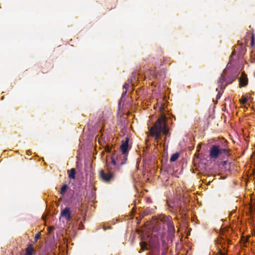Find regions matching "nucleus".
<instances>
[{
    "label": "nucleus",
    "mask_w": 255,
    "mask_h": 255,
    "mask_svg": "<svg viewBox=\"0 0 255 255\" xmlns=\"http://www.w3.org/2000/svg\"><path fill=\"white\" fill-rule=\"evenodd\" d=\"M69 177L70 178L74 179H75L76 170L74 168H72L70 170H68Z\"/></svg>",
    "instance_id": "f8f14e48"
},
{
    "label": "nucleus",
    "mask_w": 255,
    "mask_h": 255,
    "mask_svg": "<svg viewBox=\"0 0 255 255\" xmlns=\"http://www.w3.org/2000/svg\"><path fill=\"white\" fill-rule=\"evenodd\" d=\"M68 186L67 184H64L61 188L60 190V194L62 195H64L67 190L68 189Z\"/></svg>",
    "instance_id": "4468645a"
},
{
    "label": "nucleus",
    "mask_w": 255,
    "mask_h": 255,
    "mask_svg": "<svg viewBox=\"0 0 255 255\" xmlns=\"http://www.w3.org/2000/svg\"><path fill=\"white\" fill-rule=\"evenodd\" d=\"M149 73H150V75L152 76V77L150 78V79H151V78H158V75L157 74L155 75V72L153 71L147 72L146 73V75H148Z\"/></svg>",
    "instance_id": "dca6fc26"
},
{
    "label": "nucleus",
    "mask_w": 255,
    "mask_h": 255,
    "mask_svg": "<svg viewBox=\"0 0 255 255\" xmlns=\"http://www.w3.org/2000/svg\"><path fill=\"white\" fill-rule=\"evenodd\" d=\"M29 152H30V151H29V150H28V151H27V154H28Z\"/></svg>",
    "instance_id": "aec40b11"
},
{
    "label": "nucleus",
    "mask_w": 255,
    "mask_h": 255,
    "mask_svg": "<svg viewBox=\"0 0 255 255\" xmlns=\"http://www.w3.org/2000/svg\"><path fill=\"white\" fill-rule=\"evenodd\" d=\"M179 157V155L178 153H174L172 155L171 157H170V161L171 162H174L176 161Z\"/></svg>",
    "instance_id": "2eb2a0df"
},
{
    "label": "nucleus",
    "mask_w": 255,
    "mask_h": 255,
    "mask_svg": "<svg viewBox=\"0 0 255 255\" xmlns=\"http://www.w3.org/2000/svg\"><path fill=\"white\" fill-rule=\"evenodd\" d=\"M219 86L220 87L221 89H223L225 88V87L227 86L228 83L225 82V78L223 75L221 76V77L220 78L219 81Z\"/></svg>",
    "instance_id": "9b49d317"
},
{
    "label": "nucleus",
    "mask_w": 255,
    "mask_h": 255,
    "mask_svg": "<svg viewBox=\"0 0 255 255\" xmlns=\"http://www.w3.org/2000/svg\"><path fill=\"white\" fill-rule=\"evenodd\" d=\"M40 236V233H38V234H37L35 236L34 239H35V242H37V241L39 239Z\"/></svg>",
    "instance_id": "6ab92c4d"
},
{
    "label": "nucleus",
    "mask_w": 255,
    "mask_h": 255,
    "mask_svg": "<svg viewBox=\"0 0 255 255\" xmlns=\"http://www.w3.org/2000/svg\"><path fill=\"white\" fill-rule=\"evenodd\" d=\"M129 139L128 137H126L125 140H123L122 141V144L120 147L121 153L123 154L128 156V151L129 150V146L128 144Z\"/></svg>",
    "instance_id": "423d86ee"
},
{
    "label": "nucleus",
    "mask_w": 255,
    "mask_h": 255,
    "mask_svg": "<svg viewBox=\"0 0 255 255\" xmlns=\"http://www.w3.org/2000/svg\"><path fill=\"white\" fill-rule=\"evenodd\" d=\"M33 252V248L32 245H29L26 249V253L25 255H32Z\"/></svg>",
    "instance_id": "ddd939ff"
},
{
    "label": "nucleus",
    "mask_w": 255,
    "mask_h": 255,
    "mask_svg": "<svg viewBox=\"0 0 255 255\" xmlns=\"http://www.w3.org/2000/svg\"><path fill=\"white\" fill-rule=\"evenodd\" d=\"M127 157V155L114 151L111 157L112 164L115 166L114 170H120L121 166L126 163Z\"/></svg>",
    "instance_id": "f03ea898"
},
{
    "label": "nucleus",
    "mask_w": 255,
    "mask_h": 255,
    "mask_svg": "<svg viewBox=\"0 0 255 255\" xmlns=\"http://www.w3.org/2000/svg\"><path fill=\"white\" fill-rule=\"evenodd\" d=\"M227 151L226 149L221 148L219 145H213L210 149V156L211 158L216 159L222 153Z\"/></svg>",
    "instance_id": "20e7f679"
},
{
    "label": "nucleus",
    "mask_w": 255,
    "mask_h": 255,
    "mask_svg": "<svg viewBox=\"0 0 255 255\" xmlns=\"http://www.w3.org/2000/svg\"><path fill=\"white\" fill-rule=\"evenodd\" d=\"M61 215L64 217L67 221H70L71 219V213L68 208H65L63 209L61 212Z\"/></svg>",
    "instance_id": "9d476101"
},
{
    "label": "nucleus",
    "mask_w": 255,
    "mask_h": 255,
    "mask_svg": "<svg viewBox=\"0 0 255 255\" xmlns=\"http://www.w3.org/2000/svg\"><path fill=\"white\" fill-rule=\"evenodd\" d=\"M150 234L148 233L147 239H142V241L140 242V247L141 250L144 251L148 249V248L151 246V242Z\"/></svg>",
    "instance_id": "0eeeda50"
},
{
    "label": "nucleus",
    "mask_w": 255,
    "mask_h": 255,
    "mask_svg": "<svg viewBox=\"0 0 255 255\" xmlns=\"http://www.w3.org/2000/svg\"><path fill=\"white\" fill-rule=\"evenodd\" d=\"M165 215L161 216L158 219H155L151 221L149 223H147L146 226L147 228L153 232L160 231L164 228V225L166 224L165 219L163 217Z\"/></svg>",
    "instance_id": "7ed1b4c3"
},
{
    "label": "nucleus",
    "mask_w": 255,
    "mask_h": 255,
    "mask_svg": "<svg viewBox=\"0 0 255 255\" xmlns=\"http://www.w3.org/2000/svg\"><path fill=\"white\" fill-rule=\"evenodd\" d=\"M108 167V171L106 172L104 170H101L100 172V175L101 179L105 182H110L113 179L114 174L111 171V169L109 167V165L107 164Z\"/></svg>",
    "instance_id": "39448f33"
},
{
    "label": "nucleus",
    "mask_w": 255,
    "mask_h": 255,
    "mask_svg": "<svg viewBox=\"0 0 255 255\" xmlns=\"http://www.w3.org/2000/svg\"><path fill=\"white\" fill-rule=\"evenodd\" d=\"M166 224L167 226L168 231L170 234H173L175 232L174 226L173 222L170 220V218L168 216H164Z\"/></svg>",
    "instance_id": "6e6552de"
},
{
    "label": "nucleus",
    "mask_w": 255,
    "mask_h": 255,
    "mask_svg": "<svg viewBox=\"0 0 255 255\" xmlns=\"http://www.w3.org/2000/svg\"><path fill=\"white\" fill-rule=\"evenodd\" d=\"M166 118L162 116L155 122L149 130V135L154 137L155 141L158 143L161 139V133L167 135L169 129L166 124Z\"/></svg>",
    "instance_id": "f257e3e1"
},
{
    "label": "nucleus",
    "mask_w": 255,
    "mask_h": 255,
    "mask_svg": "<svg viewBox=\"0 0 255 255\" xmlns=\"http://www.w3.org/2000/svg\"><path fill=\"white\" fill-rule=\"evenodd\" d=\"M129 86L128 84H125L124 85V88H125L126 89V91L125 92H123V96L127 92V90L128 88V87Z\"/></svg>",
    "instance_id": "a211bd4d"
},
{
    "label": "nucleus",
    "mask_w": 255,
    "mask_h": 255,
    "mask_svg": "<svg viewBox=\"0 0 255 255\" xmlns=\"http://www.w3.org/2000/svg\"><path fill=\"white\" fill-rule=\"evenodd\" d=\"M247 101V99L245 97H242L240 99V102L242 104H244Z\"/></svg>",
    "instance_id": "f3484780"
},
{
    "label": "nucleus",
    "mask_w": 255,
    "mask_h": 255,
    "mask_svg": "<svg viewBox=\"0 0 255 255\" xmlns=\"http://www.w3.org/2000/svg\"><path fill=\"white\" fill-rule=\"evenodd\" d=\"M239 81L240 83V86L244 87L248 84V78L247 75L244 73V72H242L241 76L239 79Z\"/></svg>",
    "instance_id": "1a4fd4ad"
}]
</instances>
